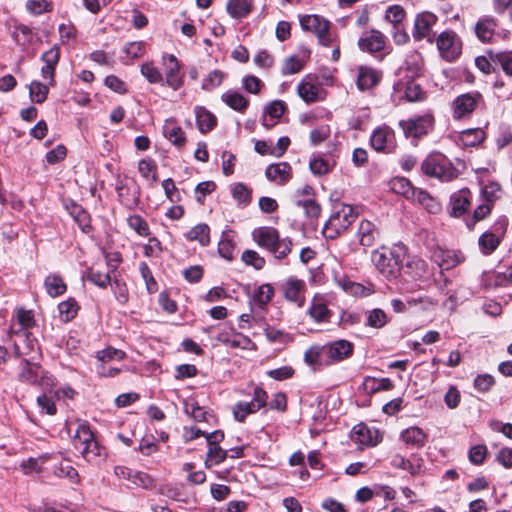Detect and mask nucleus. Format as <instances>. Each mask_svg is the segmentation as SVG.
<instances>
[{
	"label": "nucleus",
	"mask_w": 512,
	"mask_h": 512,
	"mask_svg": "<svg viewBox=\"0 0 512 512\" xmlns=\"http://www.w3.org/2000/svg\"><path fill=\"white\" fill-rule=\"evenodd\" d=\"M359 47L363 51L367 52H378L385 46L384 35L376 30H372L359 39Z\"/></svg>",
	"instance_id": "a878e982"
},
{
	"label": "nucleus",
	"mask_w": 512,
	"mask_h": 512,
	"mask_svg": "<svg viewBox=\"0 0 512 512\" xmlns=\"http://www.w3.org/2000/svg\"><path fill=\"white\" fill-rule=\"evenodd\" d=\"M304 67V62L296 55L287 57L282 65L283 75H292L298 73Z\"/></svg>",
	"instance_id": "864d4df0"
},
{
	"label": "nucleus",
	"mask_w": 512,
	"mask_h": 512,
	"mask_svg": "<svg viewBox=\"0 0 512 512\" xmlns=\"http://www.w3.org/2000/svg\"><path fill=\"white\" fill-rule=\"evenodd\" d=\"M274 296V288L271 284H262L253 294L252 304L263 310L264 307L272 300Z\"/></svg>",
	"instance_id": "c756f323"
},
{
	"label": "nucleus",
	"mask_w": 512,
	"mask_h": 512,
	"mask_svg": "<svg viewBox=\"0 0 512 512\" xmlns=\"http://www.w3.org/2000/svg\"><path fill=\"white\" fill-rule=\"evenodd\" d=\"M370 143L378 152L392 153L395 149L394 131L388 126L378 127L373 131Z\"/></svg>",
	"instance_id": "ddd939ff"
},
{
	"label": "nucleus",
	"mask_w": 512,
	"mask_h": 512,
	"mask_svg": "<svg viewBox=\"0 0 512 512\" xmlns=\"http://www.w3.org/2000/svg\"><path fill=\"white\" fill-rule=\"evenodd\" d=\"M387 322V314L380 308H375L366 312L365 324L369 327L379 329L384 327Z\"/></svg>",
	"instance_id": "e433bc0d"
},
{
	"label": "nucleus",
	"mask_w": 512,
	"mask_h": 512,
	"mask_svg": "<svg viewBox=\"0 0 512 512\" xmlns=\"http://www.w3.org/2000/svg\"><path fill=\"white\" fill-rule=\"evenodd\" d=\"M163 134L176 147L181 148L185 145V133L174 119H167L165 121Z\"/></svg>",
	"instance_id": "bb28decb"
},
{
	"label": "nucleus",
	"mask_w": 512,
	"mask_h": 512,
	"mask_svg": "<svg viewBox=\"0 0 512 512\" xmlns=\"http://www.w3.org/2000/svg\"><path fill=\"white\" fill-rule=\"evenodd\" d=\"M390 187L393 192L406 198L414 197L416 193L409 180L403 177L394 178L390 183Z\"/></svg>",
	"instance_id": "c9c22d12"
},
{
	"label": "nucleus",
	"mask_w": 512,
	"mask_h": 512,
	"mask_svg": "<svg viewBox=\"0 0 512 512\" xmlns=\"http://www.w3.org/2000/svg\"><path fill=\"white\" fill-rule=\"evenodd\" d=\"M196 120L201 132H207L216 125V117L205 108L196 109Z\"/></svg>",
	"instance_id": "f704fd0d"
},
{
	"label": "nucleus",
	"mask_w": 512,
	"mask_h": 512,
	"mask_svg": "<svg viewBox=\"0 0 512 512\" xmlns=\"http://www.w3.org/2000/svg\"><path fill=\"white\" fill-rule=\"evenodd\" d=\"M227 458V451L222 449L218 445H208V452H207V460L211 461L212 464L218 465L222 463Z\"/></svg>",
	"instance_id": "e2e57ef3"
},
{
	"label": "nucleus",
	"mask_w": 512,
	"mask_h": 512,
	"mask_svg": "<svg viewBox=\"0 0 512 512\" xmlns=\"http://www.w3.org/2000/svg\"><path fill=\"white\" fill-rule=\"evenodd\" d=\"M253 240L269 251L276 259H283L292 251L289 238H280L279 232L273 227H260L253 231Z\"/></svg>",
	"instance_id": "f03ea898"
},
{
	"label": "nucleus",
	"mask_w": 512,
	"mask_h": 512,
	"mask_svg": "<svg viewBox=\"0 0 512 512\" xmlns=\"http://www.w3.org/2000/svg\"><path fill=\"white\" fill-rule=\"evenodd\" d=\"M493 61L500 66L504 73L512 76V51L496 52Z\"/></svg>",
	"instance_id": "09e8293b"
},
{
	"label": "nucleus",
	"mask_w": 512,
	"mask_h": 512,
	"mask_svg": "<svg viewBox=\"0 0 512 512\" xmlns=\"http://www.w3.org/2000/svg\"><path fill=\"white\" fill-rule=\"evenodd\" d=\"M423 97H424V92L418 83H416L414 81H409L406 83L405 98L409 102L420 101L423 99Z\"/></svg>",
	"instance_id": "680f3d73"
},
{
	"label": "nucleus",
	"mask_w": 512,
	"mask_h": 512,
	"mask_svg": "<svg viewBox=\"0 0 512 512\" xmlns=\"http://www.w3.org/2000/svg\"><path fill=\"white\" fill-rule=\"evenodd\" d=\"M319 86L310 82H302L298 86V95L307 103L317 100Z\"/></svg>",
	"instance_id": "c03bdc74"
},
{
	"label": "nucleus",
	"mask_w": 512,
	"mask_h": 512,
	"mask_svg": "<svg viewBox=\"0 0 512 512\" xmlns=\"http://www.w3.org/2000/svg\"><path fill=\"white\" fill-rule=\"evenodd\" d=\"M284 297L287 301L295 302L299 307L303 306L306 283L294 277L288 278L282 284Z\"/></svg>",
	"instance_id": "4468645a"
},
{
	"label": "nucleus",
	"mask_w": 512,
	"mask_h": 512,
	"mask_svg": "<svg viewBox=\"0 0 512 512\" xmlns=\"http://www.w3.org/2000/svg\"><path fill=\"white\" fill-rule=\"evenodd\" d=\"M485 139V132L480 128L467 129L461 132L460 140L464 146H476Z\"/></svg>",
	"instance_id": "4c0bfd02"
},
{
	"label": "nucleus",
	"mask_w": 512,
	"mask_h": 512,
	"mask_svg": "<svg viewBox=\"0 0 512 512\" xmlns=\"http://www.w3.org/2000/svg\"><path fill=\"white\" fill-rule=\"evenodd\" d=\"M351 438L355 443L365 446H375L382 440L378 430H371L365 424H357L353 427Z\"/></svg>",
	"instance_id": "dca6fc26"
},
{
	"label": "nucleus",
	"mask_w": 512,
	"mask_h": 512,
	"mask_svg": "<svg viewBox=\"0 0 512 512\" xmlns=\"http://www.w3.org/2000/svg\"><path fill=\"white\" fill-rule=\"evenodd\" d=\"M209 231L208 225L198 224L187 233V238L190 241H198L202 246H206L210 242Z\"/></svg>",
	"instance_id": "ea45409f"
},
{
	"label": "nucleus",
	"mask_w": 512,
	"mask_h": 512,
	"mask_svg": "<svg viewBox=\"0 0 512 512\" xmlns=\"http://www.w3.org/2000/svg\"><path fill=\"white\" fill-rule=\"evenodd\" d=\"M18 377L20 381L39 386L46 392H52L57 384L54 376L43 369L35 358L20 359Z\"/></svg>",
	"instance_id": "7ed1b4c3"
},
{
	"label": "nucleus",
	"mask_w": 512,
	"mask_h": 512,
	"mask_svg": "<svg viewBox=\"0 0 512 512\" xmlns=\"http://www.w3.org/2000/svg\"><path fill=\"white\" fill-rule=\"evenodd\" d=\"M128 226L139 236L147 237L150 235V228L147 221L140 215L134 214L127 218Z\"/></svg>",
	"instance_id": "79ce46f5"
},
{
	"label": "nucleus",
	"mask_w": 512,
	"mask_h": 512,
	"mask_svg": "<svg viewBox=\"0 0 512 512\" xmlns=\"http://www.w3.org/2000/svg\"><path fill=\"white\" fill-rule=\"evenodd\" d=\"M184 411L195 421L202 422L206 420V412L204 408L199 406L194 399L184 401Z\"/></svg>",
	"instance_id": "de8ad7c7"
},
{
	"label": "nucleus",
	"mask_w": 512,
	"mask_h": 512,
	"mask_svg": "<svg viewBox=\"0 0 512 512\" xmlns=\"http://www.w3.org/2000/svg\"><path fill=\"white\" fill-rule=\"evenodd\" d=\"M350 354H304L305 363L313 370H322L346 359Z\"/></svg>",
	"instance_id": "f3484780"
},
{
	"label": "nucleus",
	"mask_w": 512,
	"mask_h": 512,
	"mask_svg": "<svg viewBox=\"0 0 512 512\" xmlns=\"http://www.w3.org/2000/svg\"><path fill=\"white\" fill-rule=\"evenodd\" d=\"M54 473L57 477L67 478L72 483L79 482V474L77 470L68 463L62 462L59 465L55 466Z\"/></svg>",
	"instance_id": "3c124183"
},
{
	"label": "nucleus",
	"mask_w": 512,
	"mask_h": 512,
	"mask_svg": "<svg viewBox=\"0 0 512 512\" xmlns=\"http://www.w3.org/2000/svg\"><path fill=\"white\" fill-rule=\"evenodd\" d=\"M300 24L304 30L313 32L322 45H330L332 39L329 21L318 15H305L300 19Z\"/></svg>",
	"instance_id": "1a4fd4ad"
},
{
	"label": "nucleus",
	"mask_w": 512,
	"mask_h": 512,
	"mask_svg": "<svg viewBox=\"0 0 512 512\" xmlns=\"http://www.w3.org/2000/svg\"><path fill=\"white\" fill-rule=\"evenodd\" d=\"M401 439L406 445L421 448L426 443L427 435L421 428L412 426L402 431Z\"/></svg>",
	"instance_id": "cd10ccee"
},
{
	"label": "nucleus",
	"mask_w": 512,
	"mask_h": 512,
	"mask_svg": "<svg viewBox=\"0 0 512 512\" xmlns=\"http://www.w3.org/2000/svg\"><path fill=\"white\" fill-rule=\"evenodd\" d=\"M132 480L131 484L135 487H141L144 489H150L154 485L153 478L148 475L147 473L141 472V471H135L134 474H132Z\"/></svg>",
	"instance_id": "0e129e2a"
},
{
	"label": "nucleus",
	"mask_w": 512,
	"mask_h": 512,
	"mask_svg": "<svg viewBox=\"0 0 512 512\" xmlns=\"http://www.w3.org/2000/svg\"><path fill=\"white\" fill-rule=\"evenodd\" d=\"M221 99L225 102L230 108L243 112L248 106V100L239 92L236 91H227L222 94Z\"/></svg>",
	"instance_id": "2f4dec72"
},
{
	"label": "nucleus",
	"mask_w": 512,
	"mask_h": 512,
	"mask_svg": "<svg viewBox=\"0 0 512 512\" xmlns=\"http://www.w3.org/2000/svg\"><path fill=\"white\" fill-rule=\"evenodd\" d=\"M382 78V73L369 66H359L357 68V88L360 91H366L378 85Z\"/></svg>",
	"instance_id": "2eb2a0df"
},
{
	"label": "nucleus",
	"mask_w": 512,
	"mask_h": 512,
	"mask_svg": "<svg viewBox=\"0 0 512 512\" xmlns=\"http://www.w3.org/2000/svg\"><path fill=\"white\" fill-rule=\"evenodd\" d=\"M357 238L363 247H371L380 240V231L373 222L362 220L358 227Z\"/></svg>",
	"instance_id": "6ab92c4d"
},
{
	"label": "nucleus",
	"mask_w": 512,
	"mask_h": 512,
	"mask_svg": "<svg viewBox=\"0 0 512 512\" xmlns=\"http://www.w3.org/2000/svg\"><path fill=\"white\" fill-rule=\"evenodd\" d=\"M264 332L267 339L271 342L288 343L293 341V337L291 335L270 326L265 327Z\"/></svg>",
	"instance_id": "052dcab7"
},
{
	"label": "nucleus",
	"mask_w": 512,
	"mask_h": 512,
	"mask_svg": "<svg viewBox=\"0 0 512 512\" xmlns=\"http://www.w3.org/2000/svg\"><path fill=\"white\" fill-rule=\"evenodd\" d=\"M308 315L316 323H327L331 319L332 312L322 296H315L308 309Z\"/></svg>",
	"instance_id": "5701e85b"
},
{
	"label": "nucleus",
	"mask_w": 512,
	"mask_h": 512,
	"mask_svg": "<svg viewBox=\"0 0 512 512\" xmlns=\"http://www.w3.org/2000/svg\"><path fill=\"white\" fill-rule=\"evenodd\" d=\"M423 173L441 181H451L458 176V172L450 160L442 153L430 154L422 163Z\"/></svg>",
	"instance_id": "39448f33"
},
{
	"label": "nucleus",
	"mask_w": 512,
	"mask_h": 512,
	"mask_svg": "<svg viewBox=\"0 0 512 512\" xmlns=\"http://www.w3.org/2000/svg\"><path fill=\"white\" fill-rule=\"evenodd\" d=\"M227 11L233 18H243L250 12V5L247 0H229Z\"/></svg>",
	"instance_id": "a19ab883"
},
{
	"label": "nucleus",
	"mask_w": 512,
	"mask_h": 512,
	"mask_svg": "<svg viewBox=\"0 0 512 512\" xmlns=\"http://www.w3.org/2000/svg\"><path fill=\"white\" fill-rule=\"evenodd\" d=\"M406 273L409 274L414 280L428 281L432 276L427 262L421 258L413 257L407 262Z\"/></svg>",
	"instance_id": "b1692460"
},
{
	"label": "nucleus",
	"mask_w": 512,
	"mask_h": 512,
	"mask_svg": "<svg viewBox=\"0 0 512 512\" xmlns=\"http://www.w3.org/2000/svg\"><path fill=\"white\" fill-rule=\"evenodd\" d=\"M498 26L497 20L492 16H483L475 24L476 37L483 43L491 42Z\"/></svg>",
	"instance_id": "4be33fe9"
},
{
	"label": "nucleus",
	"mask_w": 512,
	"mask_h": 512,
	"mask_svg": "<svg viewBox=\"0 0 512 512\" xmlns=\"http://www.w3.org/2000/svg\"><path fill=\"white\" fill-rule=\"evenodd\" d=\"M87 278L89 281L101 288H105L111 281L110 275L108 273L96 270L94 268H90L88 270Z\"/></svg>",
	"instance_id": "bf43d9fd"
},
{
	"label": "nucleus",
	"mask_w": 512,
	"mask_h": 512,
	"mask_svg": "<svg viewBox=\"0 0 512 512\" xmlns=\"http://www.w3.org/2000/svg\"><path fill=\"white\" fill-rule=\"evenodd\" d=\"M496 52L487 51V55L476 57L475 65L484 74H490L496 71L497 64L493 61V55Z\"/></svg>",
	"instance_id": "37998d69"
},
{
	"label": "nucleus",
	"mask_w": 512,
	"mask_h": 512,
	"mask_svg": "<svg viewBox=\"0 0 512 512\" xmlns=\"http://www.w3.org/2000/svg\"><path fill=\"white\" fill-rule=\"evenodd\" d=\"M391 466L408 471L412 476L419 475L423 471L424 460L419 455H412L406 459L400 454H395L391 459Z\"/></svg>",
	"instance_id": "a211bd4d"
},
{
	"label": "nucleus",
	"mask_w": 512,
	"mask_h": 512,
	"mask_svg": "<svg viewBox=\"0 0 512 512\" xmlns=\"http://www.w3.org/2000/svg\"><path fill=\"white\" fill-rule=\"evenodd\" d=\"M141 74L153 84L164 85V78L161 72L151 63H144L141 66Z\"/></svg>",
	"instance_id": "8fccbe9b"
},
{
	"label": "nucleus",
	"mask_w": 512,
	"mask_h": 512,
	"mask_svg": "<svg viewBox=\"0 0 512 512\" xmlns=\"http://www.w3.org/2000/svg\"><path fill=\"white\" fill-rule=\"evenodd\" d=\"M78 308H79L78 304L73 298H70L66 301L61 302L58 305V310H59L61 319L64 322H68V321L72 320L76 316Z\"/></svg>",
	"instance_id": "49530a36"
},
{
	"label": "nucleus",
	"mask_w": 512,
	"mask_h": 512,
	"mask_svg": "<svg viewBox=\"0 0 512 512\" xmlns=\"http://www.w3.org/2000/svg\"><path fill=\"white\" fill-rule=\"evenodd\" d=\"M267 393L261 387L254 389V397L250 402H238L233 408V415L239 422H243L247 415L260 410L267 404Z\"/></svg>",
	"instance_id": "9d476101"
},
{
	"label": "nucleus",
	"mask_w": 512,
	"mask_h": 512,
	"mask_svg": "<svg viewBox=\"0 0 512 512\" xmlns=\"http://www.w3.org/2000/svg\"><path fill=\"white\" fill-rule=\"evenodd\" d=\"M15 352H36L40 345L35 337L26 330H20L13 337Z\"/></svg>",
	"instance_id": "393cba45"
},
{
	"label": "nucleus",
	"mask_w": 512,
	"mask_h": 512,
	"mask_svg": "<svg viewBox=\"0 0 512 512\" xmlns=\"http://www.w3.org/2000/svg\"><path fill=\"white\" fill-rule=\"evenodd\" d=\"M286 109V105L281 100H274L272 101L266 108H265V115L262 118V124L267 129L274 126V123H268L267 122V115H269L273 119L280 118L284 111Z\"/></svg>",
	"instance_id": "72a5a7b5"
},
{
	"label": "nucleus",
	"mask_w": 512,
	"mask_h": 512,
	"mask_svg": "<svg viewBox=\"0 0 512 512\" xmlns=\"http://www.w3.org/2000/svg\"><path fill=\"white\" fill-rule=\"evenodd\" d=\"M218 251L223 258L227 260H232L234 252V243L230 238L229 232H223L222 238L218 244Z\"/></svg>",
	"instance_id": "5fc2aeb1"
},
{
	"label": "nucleus",
	"mask_w": 512,
	"mask_h": 512,
	"mask_svg": "<svg viewBox=\"0 0 512 512\" xmlns=\"http://www.w3.org/2000/svg\"><path fill=\"white\" fill-rule=\"evenodd\" d=\"M406 251L403 246L392 249L382 248L372 252V262L377 270L388 280L397 279L401 273Z\"/></svg>",
	"instance_id": "f257e3e1"
},
{
	"label": "nucleus",
	"mask_w": 512,
	"mask_h": 512,
	"mask_svg": "<svg viewBox=\"0 0 512 512\" xmlns=\"http://www.w3.org/2000/svg\"><path fill=\"white\" fill-rule=\"evenodd\" d=\"M266 178L279 185L286 184L292 176V168L287 162L271 164L266 168Z\"/></svg>",
	"instance_id": "412c9836"
},
{
	"label": "nucleus",
	"mask_w": 512,
	"mask_h": 512,
	"mask_svg": "<svg viewBox=\"0 0 512 512\" xmlns=\"http://www.w3.org/2000/svg\"><path fill=\"white\" fill-rule=\"evenodd\" d=\"M434 119L431 115H423L407 121H401L406 137L419 138L426 135L433 128Z\"/></svg>",
	"instance_id": "f8f14e48"
},
{
	"label": "nucleus",
	"mask_w": 512,
	"mask_h": 512,
	"mask_svg": "<svg viewBox=\"0 0 512 512\" xmlns=\"http://www.w3.org/2000/svg\"><path fill=\"white\" fill-rule=\"evenodd\" d=\"M94 438V434L91 431L88 424L79 422L75 434L73 435V446L77 451L83 449L90 440Z\"/></svg>",
	"instance_id": "7c9ffc66"
},
{
	"label": "nucleus",
	"mask_w": 512,
	"mask_h": 512,
	"mask_svg": "<svg viewBox=\"0 0 512 512\" xmlns=\"http://www.w3.org/2000/svg\"><path fill=\"white\" fill-rule=\"evenodd\" d=\"M405 17L404 9L399 5H393L386 10L385 18L393 24V26L400 25Z\"/></svg>",
	"instance_id": "69168bd1"
},
{
	"label": "nucleus",
	"mask_w": 512,
	"mask_h": 512,
	"mask_svg": "<svg viewBox=\"0 0 512 512\" xmlns=\"http://www.w3.org/2000/svg\"><path fill=\"white\" fill-rule=\"evenodd\" d=\"M507 227V217L501 216L494 222L490 231L484 232L479 237V248L484 255L492 254L499 247L506 234Z\"/></svg>",
	"instance_id": "423d86ee"
},
{
	"label": "nucleus",
	"mask_w": 512,
	"mask_h": 512,
	"mask_svg": "<svg viewBox=\"0 0 512 512\" xmlns=\"http://www.w3.org/2000/svg\"><path fill=\"white\" fill-rule=\"evenodd\" d=\"M364 387L368 393H376L378 391H387L392 389L393 384L390 379L388 378H382V379H375V378H367L364 381Z\"/></svg>",
	"instance_id": "a18cd8bd"
},
{
	"label": "nucleus",
	"mask_w": 512,
	"mask_h": 512,
	"mask_svg": "<svg viewBox=\"0 0 512 512\" xmlns=\"http://www.w3.org/2000/svg\"><path fill=\"white\" fill-rule=\"evenodd\" d=\"M138 169H139V172L141 173V175L145 179L152 180V181L157 180V176H156L157 166L153 160H151V159L140 160L139 164H138Z\"/></svg>",
	"instance_id": "4d7b16f0"
},
{
	"label": "nucleus",
	"mask_w": 512,
	"mask_h": 512,
	"mask_svg": "<svg viewBox=\"0 0 512 512\" xmlns=\"http://www.w3.org/2000/svg\"><path fill=\"white\" fill-rule=\"evenodd\" d=\"M44 285L47 293L51 297H57L65 293L67 287L61 276L56 274L48 275L45 278Z\"/></svg>",
	"instance_id": "473e14b6"
},
{
	"label": "nucleus",
	"mask_w": 512,
	"mask_h": 512,
	"mask_svg": "<svg viewBox=\"0 0 512 512\" xmlns=\"http://www.w3.org/2000/svg\"><path fill=\"white\" fill-rule=\"evenodd\" d=\"M233 198L240 204L249 203L251 199L250 190L242 183H237L232 188Z\"/></svg>",
	"instance_id": "774afa93"
},
{
	"label": "nucleus",
	"mask_w": 512,
	"mask_h": 512,
	"mask_svg": "<svg viewBox=\"0 0 512 512\" xmlns=\"http://www.w3.org/2000/svg\"><path fill=\"white\" fill-rule=\"evenodd\" d=\"M49 92L48 85L41 83L40 81H32L29 85V96L34 103H43L47 99Z\"/></svg>",
	"instance_id": "58836bf2"
},
{
	"label": "nucleus",
	"mask_w": 512,
	"mask_h": 512,
	"mask_svg": "<svg viewBox=\"0 0 512 512\" xmlns=\"http://www.w3.org/2000/svg\"><path fill=\"white\" fill-rule=\"evenodd\" d=\"M437 21L438 17L432 12L424 11L417 14L412 32L413 38L416 41L427 39L430 43H432L434 36L432 28L437 23Z\"/></svg>",
	"instance_id": "9b49d317"
},
{
	"label": "nucleus",
	"mask_w": 512,
	"mask_h": 512,
	"mask_svg": "<svg viewBox=\"0 0 512 512\" xmlns=\"http://www.w3.org/2000/svg\"><path fill=\"white\" fill-rule=\"evenodd\" d=\"M357 214L354 208L347 204H336L326 222L323 234L326 238L335 239L355 221Z\"/></svg>",
	"instance_id": "20e7f679"
},
{
	"label": "nucleus",
	"mask_w": 512,
	"mask_h": 512,
	"mask_svg": "<svg viewBox=\"0 0 512 512\" xmlns=\"http://www.w3.org/2000/svg\"><path fill=\"white\" fill-rule=\"evenodd\" d=\"M79 453L89 462L95 461L97 457L102 454V447L95 440V437L90 440Z\"/></svg>",
	"instance_id": "603ef678"
},
{
	"label": "nucleus",
	"mask_w": 512,
	"mask_h": 512,
	"mask_svg": "<svg viewBox=\"0 0 512 512\" xmlns=\"http://www.w3.org/2000/svg\"><path fill=\"white\" fill-rule=\"evenodd\" d=\"M501 187L496 182H490L482 188V194L485 200L491 204L500 198Z\"/></svg>",
	"instance_id": "338daca9"
},
{
	"label": "nucleus",
	"mask_w": 512,
	"mask_h": 512,
	"mask_svg": "<svg viewBox=\"0 0 512 512\" xmlns=\"http://www.w3.org/2000/svg\"><path fill=\"white\" fill-rule=\"evenodd\" d=\"M241 258L246 265L253 266L256 270L265 266V259L254 250H245Z\"/></svg>",
	"instance_id": "13d9d810"
},
{
	"label": "nucleus",
	"mask_w": 512,
	"mask_h": 512,
	"mask_svg": "<svg viewBox=\"0 0 512 512\" xmlns=\"http://www.w3.org/2000/svg\"><path fill=\"white\" fill-rule=\"evenodd\" d=\"M167 59L169 60L170 64L168 65L165 72V83L172 89L177 90L182 85V79L179 76L180 66L174 55H169Z\"/></svg>",
	"instance_id": "c85d7f7f"
},
{
	"label": "nucleus",
	"mask_w": 512,
	"mask_h": 512,
	"mask_svg": "<svg viewBox=\"0 0 512 512\" xmlns=\"http://www.w3.org/2000/svg\"><path fill=\"white\" fill-rule=\"evenodd\" d=\"M224 79V73L220 70L211 71L202 81V89L211 91L219 87Z\"/></svg>",
	"instance_id": "6e6d98bb"
},
{
	"label": "nucleus",
	"mask_w": 512,
	"mask_h": 512,
	"mask_svg": "<svg viewBox=\"0 0 512 512\" xmlns=\"http://www.w3.org/2000/svg\"><path fill=\"white\" fill-rule=\"evenodd\" d=\"M436 44L441 57L449 62L456 60L462 52V42L452 30L440 33L436 39Z\"/></svg>",
	"instance_id": "0eeeda50"
},
{
	"label": "nucleus",
	"mask_w": 512,
	"mask_h": 512,
	"mask_svg": "<svg viewBox=\"0 0 512 512\" xmlns=\"http://www.w3.org/2000/svg\"><path fill=\"white\" fill-rule=\"evenodd\" d=\"M483 97L479 92L461 94L452 102V116L456 120L469 117L477 108Z\"/></svg>",
	"instance_id": "6e6552de"
},
{
	"label": "nucleus",
	"mask_w": 512,
	"mask_h": 512,
	"mask_svg": "<svg viewBox=\"0 0 512 512\" xmlns=\"http://www.w3.org/2000/svg\"><path fill=\"white\" fill-rule=\"evenodd\" d=\"M471 192L469 189H461L450 197V215L460 217L466 213L470 206Z\"/></svg>",
	"instance_id": "aec40b11"
}]
</instances>
